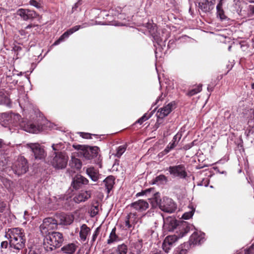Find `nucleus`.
I'll return each mask as SVG.
<instances>
[{
	"instance_id": "nucleus-60",
	"label": "nucleus",
	"mask_w": 254,
	"mask_h": 254,
	"mask_svg": "<svg viewBox=\"0 0 254 254\" xmlns=\"http://www.w3.org/2000/svg\"><path fill=\"white\" fill-rule=\"evenodd\" d=\"M19 32L21 35H26V32L24 30H21L19 31Z\"/></svg>"
},
{
	"instance_id": "nucleus-4",
	"label": "nucleus",
	"mask_w": 254,
	"mask_h": 254,
	"mask_svg": "<svg viewBox=\"0 0 254 254\" xmlns=\"http://www.w3.org/2000/svg\"><path fill=\"white\" fill-rule=\"evenodd\" d=\"M64 239L63 235L58 232H49L44 240V245L46 251H53L61 246Z\"/></svg>"
},
{
	"instance_id": "nucleus-20",
	"label": "nucleus",
	"mask_w": 254,
	"mask_h": 254,
	"mask_svg": "<svg viewBox=\"0 0 254 254\" xmlns=\"http://www.w3.org/2000/svg\"><path fill=\"white\" fill-rule=\"evenodd\" d=\"M172 103H169L162 108H161L156 114L157 118L163 119L168 115L172 111Z\"/></svg>"
},
{
	"instance_id": "nucleus-63",
	"label": "nucleus",
	"mask_w": 254,
	"mask_h": 254,
	"mask_svg": "<svg viewBox=\"0 0 254 254\" xmlns=\"http://www.w3.org/2000/svg\"><path fill=\"white\" fill-rule=\"evenodd\" d=\"M154 254H166L165 253H164L163 252H157Z\"/></svg>"
},
{
	"instance_id": "nucleus-46",
	"label": "nucleus",
	"mask_w": 254,
	"mask_h": 254,
	"mask_svg": "<svg viewBox=\"0 0 254 254\" xmlns=\"http://www.w3.org/2000/svg\"><path fill=\"white\" fill-rule=\"evenodd\" d=\"M29 3L30 5L33 6L37 8H41V4L36 0H30Z\"/></svg>"
},
{
	"instance_id": "nucleus-27",
	"label": "nucleus",
	"mask_w": 254,
	"mask_h": 254,
	"mask_svg": "<svg viewBox=\"0 0 254 254\" xmlns=\"http://www.w3.org/2000/svg\"><path fill=\"white\" fill-rule=\"evenodd\" d=\"M211 5H213L212 2H209L207 0H201L198 2L199 8L204 12L209 11L211 9Z\"/></svg>"
},
{
	"instance_id": "nucleus-49",
	"label": "nucleus",
	"mask_w": 254,
	"mask_h": 254,
	"mask_svg": "<svg viewBox=\"0 0 254 254\" xmlns=\"http://www.w3.org/2000/svg\"><path fill=\"white\" fill-rule=\"evenodd\" d=\"M99 228H97L96 229L95 231H94V232L92 235V240H91V241L92 242H94L96 240L98 235H99Z\"/></svg>"
},
{
	"instance_id": "nucleus-25",
	"label": "nucleus",
	"mask_w": 254,
	"mask_h": 254,
	"mask_svg": "<svg viewBox=\"0 0 254 254\" xmlns=\"http://www.w3.org/2000/svg\"><path fill=\"white\" fill-rule=\"evenodd\" d=\"M90 228L86 224H82L81 226L79 237L82 241L85 242L86 240L87 237L90 233Z\"/></svg>"
},
{
	"instance_id": "nucleus-44",
	"label": "nucleus",
	"mask_w": 254,
	"mask_h": 254,
	"mask_svg": "<svg viewBox=\"0 0 254 254\" xmlns=\"http://www.w3.org/2000/svg\"><path fill=\"white\" fill-rule=\"evenodd\" d=\"M124 228L127 229H130L131 228H133V226H132V224H131V223L130 222V220L128 218L127 216L126 217V220H125V223H124Z\"/></svg>"
},
{
	"instance_id": "nucleus-54",
	"label": "nucleus",
	"mask_w": 254,
	"mask_h": 254,
	"mask_svg": "<svg viewBox=\"0 0 254 254\" xmlns=\"http://www.w3.org/2000/svg\"><path fill=\"white\" fill-rule=\"evenodd\" d=\"M5 207V203L0 201V212H2Z\"/></svg>"
},
{
	"instance_id": "nucleus-52",
	"label": "nucleus",
	"mask_w": 254,
	"mask_h": 254,
	"mask_svg": "<svg viewBox=\"0 0 254 254\" xmlns=\"http://www.w3.org/2000/svg\"><path fill=\"white\" fill-rule=\"evenodd\" d=\"M25 254H37L35 250L32 248H29L28 250H26Z\"/></svg>"
},
{
	"instance_id": "nucleus-35",
	"label": "nucleus",
	"mask_w": 254,
	"mask_h": 254,
	"mask_svg": "<svg viewBox=\"0 0 254 254\" xmlns=\"http://www.w3.org/2000/svg\"><path fill=\"white\" fill-rule=\"evenodd\" d=\"M217 10V16L219 17L221 21H227L229 20L228 17L225 14L223 9H219Z\"/></svg>"
},
{
	"instance_id": "nucleus-23",
	"label": "nucleus",
	"mask_w": 254,
	"mask_h": 254,
	"mask_svg": "<svg viewBox=\"0 0 254 254\" xmlns=\"http://www.w3.org/2000/svg\"><path fill=\"white\" fill-rule=\"evenodd\" d=\"M0 105L6 106L8 108H11L12 106L8 94L4 91H0Z\"/></svg>"
},
{
	"instance_id": "nucleus-14",
	"label": "nucleus",
	"mask_w": 254,
	"mask_h": 254,
	"mask_svg": "<svg viewBox=\"0 0 254 254\" xmlns=\"http://www.w3.org/2000/svg\"><path fill=\"white\" fill-rule=\"evenodd\" d=\"M89 182L88 179L80 175H76L72 180L71 185L75 190H78Z\"/></svg>"
},
{
	"instance_id": "nucleus-36",
	"label": "nucleus",
	"mask_w": 254,
	"mask_h": 254,
	"mask_svg": "<svg viewBox=\"0 0 254 254\" xmlns=\"http://www.w3.org/2000/svg\"><path fill=\"white\" fill-rule=\"evenodd\" d=\"M201 90V85H198L195 88L190 90L187 93L189 96H192L199 92Z\"/></svg>"
},
{
	"instance_id": "nucleus-32",
	"label": "nucleus",
	"mask_w": 254,
	"mask_h": 254,
	"mask_svg": "<svg viewBox=\"0 0 254 254\" xmlns=\"http://www.w3.org/2000/svg\"><path fill=\"white\" fill-rule=\"evenodd\" d=\"M52 148L53 150L50 154L55 153H63L61 151V150L64 148V144L62 142H60L59 143L53 144L52 145Z\"/></svg>"
},
{
	"instance_id": "nucleus-59",
	"label": "nucleus",
	"mask_w": 254,
	"mask_h": 254,
	"mask_svg": "<svg viewBox=\"0 0 254 254\" xmlns=\"http://www.w3.org/2000/svg\"><path fill=\"white\" fill-rule=\"evenodd\" d=\"M163 99V97H162V95L159 97H158V98L156 100V104H157L159 100H162Z\"/></svg>"
},
{
	"instance_id": "nucleus-13",
	"label": "nucleus",
	"mask_w": 254,
	"mask_h": 254,
	"mask_svg": "<svg viewBox=\"0 0 254 254\" xmlns=\"http://www.w3.org/2000/svg\"><path fill=\"white\" fill-rule=\"evenodd\" d=\"M67 200V198L65 199V196L64 195L54 196L50 199L49 207L52 209H57L63 205V203Z\"/></svg>"
},
{
	"instance_id": "nucleus-42",
	"label": "nucleus",
	"mask_w": 254,
	"mask_h": 254,
	"mask_svg": "<svg viewBox=\"0 0 254 254\" xmlns=\"http://www.w3.org/2000/svg\"><path fill=\"white\" fill-rule=\"evenodd\" d=\"M155 40V43L154 44V46H156V44H157L158 47L157 48L159 49L160 47L161 49H163V47L165 46V40L163 41L162 40H159L158 38H154Z\"/></svg>"
},
{
	"instance_id": "nucleus-7",
	"label": "nucleus",
	"mask_w": 254,
	"mask_h": 254,
	"mask_svg": "<svg viewBox=\"0 0 254 254\" xmlns=\"http://www.w3.org/2000/svg\"><path fill=\"white\" fill-rule=\"evenodd\" d=\"M11 168L14 173L18 176L24 174L28 170L27 160L23 156H19L12 163Z\"/></svg>"
},
{
	"instance_id": "nucleus-34",
	"label": "nucleus",
	"mask_w": 254,
	"mask_h": 254,
	"mask_svg": "<svg viewBox=\"0 0 254 254\" xmlns=\"http://www.w3.org/2000/svg\"><path fill=\"white\" fill-rule=\"evenodd\" d=\"M168 179L167 177H166L164 175H160L155 178L153 184L158 183L163 184L164 183H166Z\"/></svg>"
},
{
	"instance_id": "nucleus-2",
	"label": "nucleus",
	"mask_w": 254,
	"mask_h": 254,
	"mask_svg": "<svg viewBox=\"0 0 254 254\" xmlns=\"http://www.w3.org/2000/svg\"><path fill=\"white\" fill-rule=\"evenodd\" d=\"M5 237L9 240L11 248L16 250H22L25 247L26 238L24 230L19 228L8 229Z\"/></svg>"
},
{
	"instance_id": "nucleus-47",
	"label": "nucleus",
	"mask_w": 254,
	"mask_h": 254,
	"mask_svg": "<svg viewBox=\"0 0 254 254\" xmlns=\"http://www.w3.org/2000/svg\"><path fill=\"white\" fill-rule=\"evenodd\" d=\"M73 147L77 150L79 151L78 153L80 155L81 153V151H83L86 146L82 145H73Z\"/></svg>"
},
{
	"instance_id": "nucleus-56",
	"label": "nucleus",
	"mask_w": 254,
	"mask_h": 254,
	"mask_svg": "<svg viewBox=\"0 0 254 254\" xmlns=\"http://www.w3.org/2000/svg\"><path fill=\"white\" fill-rule=\"evenodd\" d=\"M0 246H1V247L2 248H4V249H5V248H7V246H8V243H7V242H6V241H3V242H2L1 243V245H0Z\"/></svg>"
},
{
	"instance_id": "nucleus-50",
	"label": "nucleus",
	"mask_w": 254,
	"mask_h": 254,
	"mask_svg": "<svg viewBox=\"0 0 254 254\" xmlns=\"http://www.w3.org/2000/svg\"><path fill=\"white\" fill-rule=\"evenodd\" d=\"M151 191V189H147L145 190H143L141 192H138L136 193V196L138 197L140 196H142L144 194H146L147 192H149Z\"/></svg>"
},
{
	"instance_id": "nucleus-6",
	"label": "nucleus",
	"mask_w": 254,
	"mask_h": 254,
	"mask_svg": "<svg viewBox=\"0 0 254 254\" xmlns=\"http://www.w3.org/2000/svg\"><path fill=\"white\" fill-rule=\"evenodd\" d=\"M68 157L64 153L50 154L48 157L49 164L57 169H63L66 167Z\"/></svg>"
},
{
	"instance_id": "nucleus-30",
	"label": "nucleus",
	"mask_w": 254,
	"mask_h": 254,
	"mask_svg": "<svg viewBox=\"0 0 254 254\" xmlns=\"http://www.w3.org/2000/svg\"><path fill=\"white\" fill-rule=\"evenodd\" d=\"M116 228L115 227L112 229L111 232L110 233L109 238L107 240V243L108 244H112L113 242H116L118 240L119 237L116 235Z\"/></svg>"
},
{
	"instance_id": "nucleus-1",
	"label": "nucleus",
	"mask_w": 254,
	"mask_h": 254,
	"mask_svg": "<svg viewBox=\"0 0 254 254\" xmlns=\"http://www.w3.org/2000/svg\"><path fill=\"white\" fill-rule=\"evenodd\" d=\"M0 124L5 127H8L11 132L12 127H19L25 131L37 133L40 129V127L36 126L31 122L21 121H20V116L18 114H14L11 112H5L0 113Z\"/></svg>"
},
{
	"instance_id": "nucleus-16",
	"label": "nucleus",
	"mask_w": 254,
	"mask_h": 254,
	"mask_svg": "<svg viewBox=\"0 0 254 254\" xmlns=\"http://www.w3.org/2000/svg\"><path fill=\"white\" fill-rule=\"evenodd\" d=\"M17 13V15L20 16L24 20L33 19L36 16V13L34 11L27 9H19Z\"/></svg>"
},
{
	"instance_id": "nucleus-62",
	"label": "nucleus",
	"mask_w": 254,
	"mask_h": 254,
	"mask_svg": "<svg viewBox=\"0 0 254 254\" xmlns=\"http://www.w3.org/2000/svg\"><path fill=\"white\" fill-rule=\"evenodd\" d=\"M154 232V230H153L152 228L149 231V233H150L151 235H152Z\"/></svg>"
},
{
	"instance_id": "nucleus-39",
	"label": "nucleus",
	"mask_w": 254,
	"mask_h": 254,
	"mask_svg": "<svg viewBox=\"0 0 254 254\" xmlns=\"http://www.w3.org/2000/svg\"><path fill=\"white\" fill-rule=\"evenodd\" d=\"M152 113H150L148 115L147 113L144 114L142 117L139 118L136 122V123L142 124L144 122L149 119L152 116Z\"/></svg>"
},
{
	"instance_id": "nucleus-64",
	"label": "nucleus",
	"mask_w": 254,
	"mask_h": 254,
	"mask_svg": "<svg viewBox=\"0 0 254 254\" xmlns=\"http://www.w3.org/2000/svg\"><path fill=\"white\" fill-rule=\"evenodd\" d=\"M250 3H254V0H247Z\"/></svg>"
},
{
	"instance_id": "nucleus-57",
	"label": "nucleus",
	"mask_w": 254,
	"mask_h": 254,
	"mask_svg": "<svg viewBox=\"0 0 254 254\" xmlns=\"http://www.w3.org/2000/svg\"><path fill=\"white\" fill-rule=\"evenodd\" d=\"M13 50L15 52H20L22 50V48L19 46H15L13 48Z\"/></svg>"
},
{
	"instance_id": "nucleus-22",
	"label": "nucleus",
	"mask_w": 254,
	"mask_h": 254,
	"mask_svg": "<svg viewBox=\"0 0 254 254\" xmlns=\"http://www.w3.org/2000/svg\"><path fill=\"white\" fill-rule=\"evenodd\" d=\"M77 28V27H72L69 29L67 30L64 34H63L57 40H56L54 43L53 46H57L59 45L61 42L64 41L65 39L68 38L70 35H71L72 34L76 31Z\"/></svg>"
},
{
	"instance_id": "nucleus-37",
	"label": "nucleus",
	"mask_w": 254,
	"mask_h": 254,
	"mask_svg": "<svg viewBox=\"0 0 254 254\" xmlns=\"http://www.w3.org/2000/svg\"><path fill=\"white\" fill-rule=\"evenodd\" d=\"M126 150V146L125 145H121L117 149V152L115 156L120 158Z\"/></svg>"
},
{
	"instance_id": "nucleus-58",
	"label": "nucleus",
	"mask_w": 254,
	"mask_h": 254,
	"mask_svg": "<svg viewBox=\"0 0 254 254\" xmlns=\"http://www.w3.org/2000/svg\"><path fill=\"white\" fill-rule=\"evenodd\" d=\"M28 215H29L28 214V211H24V216H23L24 219H25L26 220H28L29 219L28 217Z\"/></svg>"
},
{
	"instance_id": "nucleus-21",
	"label": "nucleus",
	"mask_w": 254,
	"mask_h": 254,
	"mask_svg": "<svg viewBox=\"0 0 254 254\" xmlns=\"http://www.w3.org/2000/svg\"><path fill=\"white\" fill-rule=\"evenodd\" d=\"M181 138L180 134H177L173 138L172 140L166 146L164 150L165 154L169 153L171 150L174 149L178 144Z\"/></svg>"
},
{
	"instance_id": "nucleus-5",
	"label": "nucleus",
	"mask_w": 254,
	"mask_h": 254,
	"mask_svg": "<svg viewBox=\"0 0 254 254\" xmlns=\"http://www.w3.org/2000/svg\"><path fill=\"white\" fill-rule=\"evenodd\" d=\"M151 203L153 207L158 206L162 211L169 213H173L177 209L176 203L171 198L167 197L161 199L155 196L152 199Z\"/></svg>"
},
{
	"instance_id": "nucleus-3",
	"label": "nucleus",
	"mask_w": 254,
	"mask_h": 254,
	"mask_svg": "<svg viewBox=\"0 0 254 254\" xmlns=\"http://www.w3.org/2000/svg\"><path fill=\"white\" fill-rule=\"evenodd\" d=\"M163 230L165 231L175 232L178 234L184 236L189 231L188 224L185 221H178L174 218L170 217L164 219Z\"/></svg>"
},
{
	"instance_id": "nucleus-40",
	"label": "nucleus",
	"mask_w": 254,
	"mask_h": 254,
	"mask_svg": "<svg viewBox=\"0 0 254 254\" xmlns=\"http://www.w3.org/2000/svg\"><path fill=\"white\" fill-rule=\"evenodd\" d=\"M241 254H254V244L251 246L248 249L242 250Z\"/></svg>"
},
{
	"instance_id": "nucleus-29",
	"label": "nucleus",
	"mask_w": 254,
	"mask_h": 254,
	"mask_svg": "<svg viewBox=\"0 0 254 254\" xmlns=\"http://www.w3.org/2000/svg\"><path fill=\"white\" fill-rule=\"evenodd\" d=\"M69 164L71 167L75 168L77 169H80L82 166V163L80 160L73 156L71 157Z\"/></svg>"
},
{
	"instance_id": "nucleus-28",
	"label": "nucleus",
	"mask_w": 254,
	"mask_h": 254,
	"mask_svg": "<svg viewBox=\"0 0 254 254\" xmlns=\"http://www.w3.org/2000/svg\"><path fill=\"white\" fill-rule=\"evenodd\" d=\"M76 246L75 244L71 243L64 246L62 248V250L64 253L66 254H73L76 250Z\"/></svg>"
},
{
	"instance_id": "nucleus-26",
	"label": "nucleus",
	"mask_w": 254,
	"mask_h": 254,
	"mask_svg": "<svg viewBox=\"0 0 254 254\" xmlns=\"http://www.w3.org/2000/svg\"><path fill=\"white\" fill-rule=\"evenodd\" d=\"M60 221L58 222V223L61 225H69L73 221V217L72 216L65 214H62L60 217Z\"/></svg>"
},
{
	"instance_id": "nucleus-9",
	"label": "nucleus",
	"mask_w": 254,
	"mask_h": 254,
	"mask_svg": "<svg viewBox=\"0 0 254 254\" xmlns=\"http://www.w3.org/2000/svg\"><path fill=\"white\" fill-rule=\"evenodd\" d=\"M58 224V221L53 218H45L40 226V231L43 235H46L50 230L56 229Z\"/></svg>"
},
{
	"instance_id": "nucleus-41",
	"label": "nucleus",
	"mask_w": 254,
	"mask_h": 254,
	"mask_svg": "<svg viewBox=\"0 0 254 254\" xmlns=\"http://www.w3.org/2000/svg\"><path fill=\"white\" fill-rule=\"evenodd\" d=\"M81 4L80 0H79L72 6L71 9V13L77 12L80 10L79 6Z\"/></svg>"
},
{
	"instance_id": "nucleus-18",
	"label": "nucleus",
	"mask_w": 254,
	"mask_h": 254,
	"mask_svg": "<svg viewBox=\"0 0 254 254\" xmlns=\"http://www.w3.org/2000/svg\"><path fill=\"white\" fill-rule=\"evenodd\" d=\"M91 197V192L90 191H82L73 198L75 202L77 203L85 201Z\"/></svg>"
},
{
	"instance_id": "nucleus-51",
	"label": "nucleus",
	"mask_w": 254,
	"mask_h": 254,
	"mask_svg": "<svg viewBox=\"0 0 254 254\" xmlns=\"http://www.w3.org/2000/svg\"><path fill=\"white\" fill-rule=\"evenodd\" d=\"M154 215V212L150 210L148 211L147 212H146L145 214L141 216V218L145 217H151L152 216H153Z\"/></svg>"
},
{
	"instance_id": "nucleus-33",
	"label": "nucleus",
	"mask_w": 254,
	"mask_h": 254,
	"mask_svg": "<svg viewBox=\"0 0 254 254\" xmlns=\"http://www.w3.org/2000/svg\"><path fill=\"white\" fill-rule=\"evenodd\" d=\"M127 216L129 219L131 224H132L133 227L137 224L139 220V219L137 217L135 213H130Z\"/></svg>"
},
{
	"instance_id": "nucleus-43",
	"label": "nucleus",
	"mask_w": 254,
	"mask_h": 254,
	"mask_svg": "<svg viewBox=\"0 0 254 254\" xmlns=\"http://www.w3.org/2000/svg\"><path fill=\"white\" fill-rule=\"evenodd\" d=\"M193 210H191L189 211V212H186L183 214L182 216V218L185 220H188L190 218H191L193 215Z\"/></svg>"
},
{
	"instance_id": "nucleus-31",
	"label": "nucleus",
	"mask_w": 254,
	"mask_h": 254,
	"mask_svg": "<svg viewBox=\"0 0 254 254\" xmlns=\"http://www.w3.org/2000/svg\"><path fill=\"white\" fill-rule=\"evenodd\" d=\"M117 252L118 254H128L129 253H132L128 250L127 246L124 244L118 246Z\"/></svg>"
},
{
	"instance_id": "nucleus-19",
	"label": "nucleus",
	"mask_w": 254,
	"mask_h": 254,
	"mask_svg": "<svg viewBox=\"0 0 254 254\" xmlns=\"http://www.w3.org/2000/svg\"><path fill=\"white\" fill-rule=\"evenodd\" d=\"M86 172L92 181L96 182L100 178L101 175L99 174L98 170L94 167L87 168Z\"/></svg>"
},
{
	"instance_id": "nucleus-8",
	"label": "nucleus",
	"mask_w": 254,
	"mask_h": 254,
	"mask_svg": "<svg viewBox=\"0 0 254 254\" xmlns=\"http://www.w3.org/2000/svg\"><path fill=\"white\" fill-rule=\"evenodd\" d=\"M166 170L173 178L185 179L188 176L186 168L184 164L171 166L167 168Z\"/></svg>"
},
{
	"instance_id": "nucleus-17",
	"label": "nucleus",
	"mask_w": 254,
	"mask_h": 254,
	"mask_svg": "<svg viewBox=\"0 0 254 254\" xmlns=\"http://www.w3.org/2000/svg\"><path fill=\"white\" fill-rule=\"evenodd\" d=\"M204 235L201 232H194L190 237V242L193 245H200L205 241Z\"/></svg>"
},
{
	"instance_id": "nucleus-55",
	"label": "nucleus",
	"mask_w": 254,
	"mask_h": 254,
	"mask_svg": "<svg viewBox=\"0 0 254 254\" xmlns=\"http://www.w3.org/2000/svg\"><path fill=\"white\" fill-rule=\"evenodd\" d=\"M82 133L83 134V135H82V137L83 138H87V139L91 138V134L90 133Z\"/></svg>"
},
{
	"instance_id": "nucleus-61",
	"label": "nucleus",
	"mask_w": 254,
	"mask_h": 254,
	"mask_svg": "<svg viewBox=\"0 0 254 254\" xmlns=\"http://www.w3.org/2000/svg\"><path fill=\"white\" fill-rule=\"evenodd\" d=\"M33 27V25L32 24H29L28 25V26H27L26 27H25V29H28L29 28H31V27Z\"/></svg>"
},
{
	"instance_id": "nucleus-11",
	"label": "nucleus",
	"mask_w": 254,
	"mask_h": 254,
	"mask_svg": "<svg viewBox=\"0 0 254 254\" xmlns=\"http://www.w3.org/2000/svg\"><path fill=\"white\" fill-rule=\"evenodd\" d=\"M183 234H174L166 237L162 244V248L165 253H168L175 242L180 238H182Z\"/></svg>"
},
{
	"instance_id": "nucleus-45",
	"label": "nucleus",
	"mask_w": 254,
	"mask_h": 254,
	"mask_svg": "<svg viewBox=\"0 0 254 254\" xmlns=\"http://www.w3.org/2000/svg\"><path fill=\"white\" fill-rule=\"evenodd\" d=\"M5 165V159L3 155V151H0V168Z\"/></svg>"
},
{
	"instance_id": "nucleus-10",
	"label": "nucleus",
	"mask_w": 254,
	"mask_h": 254,
	"mask_svg": "<svg viewBox=\"0 0 254 254\" xmlns=\"http://www.w3.org/2000/svg\"><path fill=\"white\" fill-rule=\"evenodd\" d=\"M27 146L33 154L36 160H44L46 156L44 148L37 143L27 144Z\"/></svg>"
},
{
	"instance_id": "nucleus-53",
	"label": "nucleus",
	"mask_w": 254,
	"mask_h": 254,
	"mask_svg": "<svg viewBox=\"0 0 254 254\" xmlns=\"http://www.w3.org/2000/svg\"><path fill=\"white\" fill-rule=\"evenodd\" d=\"M223 0H220L216 6V9H223Z\"/></svg>"
},
{
	"instance_id": "nucleus-12",
	"label": "nucleus",
	"mask_w": 254,
	"mask_h": 254,
	"mask_svg": "<svg viewBox=\"0 0 254 254\" xmlns=\"http://www.w3.org/2000/svg\"><path fill=\"white\" fill-rule=\"evenodd\" d=\"M99 148L97 146L90 147L86 146L80 155L87 160H90L97 157L98 154Z\"/></svg>"
},
{
	"instance_id": "nucleus-38",
	"label": "nucleus",
	"mask_w": 254,
	"mask_h": 254,
	"mask_svg": "<svg viewBox=\"0 0 254 254\" xmlns=\"http://www.w3.org/2000/svg\"><path fill=\"white\" fill-rule=\"evenodd\" d=\"M18 103L21 108L23 105H27L28 103V100L26 95L24 94L23 97H20L18 99Z\"/></svg>"
},
{
	"instance_id": "nucleus-15",
	"label": "nucleus",
	"mask_w": 254,
	"mask_h": 254,
	"mask_svg": "<svg viewBox=\"0 0 254 254\" xmlns=\"http://www.w3.org/2000/svg\"><path fill=\"white\" fill-rule=\"evenodd\" d=\"M130 206L137 212H142L149 207V204L145 200L139 199L131 203Z\"/></svg>"
},
{
	"instance_id": "nucleus-24",
	"label": "nucleus",
	"mask_w": 254,
	"mask_h": 254,
	"mask_svg": "<svg viewBox=\"0 0 254 254\" xmlns=\"http://www.w3.org/2000/svg\"><path fill=\"white\" fill-rule=\"evenodd\" d=\"M103 183L106 188L107 192L109 193L115 184V179L113 176H109L103 181Z\"/></svg>"
},
{
	"instance_id": "nucleus-48",
	"label": "nucleus",
	"mask_w": 254,
	"mask_h": 254,
	"mask_svg": "<svg viewBox=\"0 0 254 254\" xmlns=\"http://www.w3.org/2000/svg\"><path fill=\"white\" fill-rule=\"evenodd\" d=\"M91 24L89 23H87V22H85V23H82L81 25H76L75 26H73V28H75V27H77V29H76V31H78L79 29H81V28H86L87 27H88L89 26H90Z\"/></svg>"
}]
</instances>
